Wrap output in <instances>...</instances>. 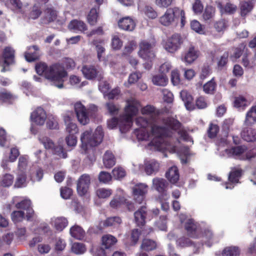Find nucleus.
<instances>
[{
	"mask_svg": "<svg viewBox=\"0 0 256 256\" xmlns=\"http://www.w3.org/2000/svg\"><path fill=\"white\" fill-rule=\"evenodd\" d=\"M143 116L136 120L137 126L144 128L137 130L136 136L139 141H149L148 145L152 150L172 153L176 152L182 164H186L190 155L188 147L181 146L178 141L174 144L168 142L164 138L170 136L172 132L170 128L177 130L180 136L185 140H190L186 132L181 127L180 124L173 118L158 120V112L151 105H147L140 109Z\"/></svg>",
	"mask_w": 256,
	"mask_h": 256,
	"instance_id": "obj_1",
	"label": "nucleus"
},
{
	"mask_svg": "<svg viewBox=\"0 0 256 256\" xmlns=\"http://www.w3.org/2000/svg\"><path fill=\"white\" fill-rule=\"evenodd\" d=\"M36 70L38 74L44 76L58 88L64 87L68 74L62 65L56 64L48 66L45 63H40L36 66Z\"/></svg>",
	"mask_w": 256,
	"mask_h": 256,
	"instance_id": "obj_2",
	"label": "nucleus"
},
{
	"mask_svg": "<svg viewBox=\"0 0 256 256\" xmlns=\"http://www.w3.org/2000/svg\"><path fill=\"white\" fill-rule=\"evenodd\" d=\"M140 102L136 100H128L124 108V114L120 118L119 122L116 118H112L108 121V126L110 129L115 128L119 124L120 130L125 132L132 126V118L136 116L140 108Z\"/></svg>",
	"mask_w": 256,
	"mask_h": 256,
	"instance_id": "obj_3",
	"label": "nucleus"
},
{
	"mask_svg": "<svg viewBox=\"0 0 256 256\" xmlns=\"http://www.w3.org/2000/svg\"><path fill=\"white\" fill-rule=\"evenodd\" d=\"M103 136L101 126H98L94 132L90 129L83 132L80 136L82 150L86 152L93 147L98 146L102 142Z\"/></svg>",
	"mask_w": 256,
	"mask_h": 256,
	"instance_id": "obj_4",
	"label": "nucleus"
},
{
	"mask_svg": "<svg viewBox=\"0 0 256 256\" xmlns=\"http://www.w3.org/2000/svg\"><path fill=\"white\" fill-rule=\"evenodd\" d=\"M138 54L140 57L148 62L144 64V68L150 70L152 66V62L155 57L152 45L146 40H142L139 43Z\"/></svg>",
	"mask_w": 256,
	"mask_h": 256,
	"instance_id": "obj_5",
	"label": "nucleus"
},
{
	"mask_svg": "<svg viewBox=\"0 0 256 256\" xmlns=\"http://www.w3.org/2000/svg\"><path fill=\"white\" fill-rule=\"evenodd\" d=\"M97 110L94 105L90 106L89 108L86 109L85 106L80 102H77L74 104V110L79 122L86 125L90 122V116L92 115L91 110L95 112Z\"/></svg>",
	"mask_w": 256,
	"mask_h": 256,
	"instance_id": "obj_6",
	"label": "nucleus"
},
{
	"mask_svg": "<svg viewBox=\"0 0 256 256\" xmlns=\"http://www.w3.org/2000/svg\"><path fill=\"white\" fill-rule=\"evenodd\" d=\"M246 148L244 146H238L232 149H225L222 155L228 157H234L241 160L250 159L256 156V148H253L250 152L246 153Z\"/></svg>",
	"mask_w": 256,
	"mask_h": 256,
	"instance_id": "obj_7",
	"label": "nucleus"
},
{
	"mask_svg": "<svg viewBox=\"0 0 256 256\" xmlns=\"http://www.w3.org/2000/svg\"><path fill=\"white\" fill-rule=\"evenodd\" d=\"M181 12L182 10L178 8H168L159 18V22L165 26H176L178 20V15Z\"/></svg>",
	"mask_w": 256,
	"mask_h": 256,
	"instance_id": "obj_8",
	"label": "nucleus"
},
{
	"mask_svg": "<svg viewBox=\"0 0 256 256\" xmlns=\"http://www.w3.org/2000/svg\"><path fill=\"white\" fill-rule=\"evenodd\" d=\"M182 43V40L180 36L175 34L164 41L163 47L168 52L174 53L180 48Z\"/></svg>",
	"mask_w": 256,
	"mask_h": 256,
	"instance_id": "obj_9",
	"label": "nucleus"
},
{
	"mask_svg": "<svg viewBox=\"0 0 256 256\" xmlns=\"http://www.w3.org/2000/svg\"><path fill=\"white\" fill-rule=\"evenodd\" d=\"M179 218L182 224L185 222L184 227L188 234L193 238L198 237V234L200 232V230L198 227V224L194 223V220L187 218L186 215L183 214H180Z\"/></svg>",
	"mask_w": 256,
	"mask_h": 256,
	"instance_id": "obj_10",
	"label": "nucleus"
},
{
	"mask_svg": "<svg viewBox=\"0 0 256 256\" xmlns=\"http://www.w3.org/2000/svg\"><path fill=\"white\" fill-rule=\"evenodd\" d=\"M47 117L44 109L41 107H38L31 113L30 118L33 124L41 126L44 124Z\"/></svg>",
	"mask_w": 256,
	"mask_h": 256,
	"instance_id": "obj_11",
	"label": "nucleus"
},
{
	"mask_svg": "<svg viewBox=\"0 0 256 256\" xmlns=\"http://www.w3.org/2000/svg\"><path fill=\"white\" fill-rule=\"evenodd\" d=\"M72 112H68L64 115L65 130L68 134H76L78 132L79 130L76 124L72 121Z\"/></svg>",
	"mask_w": 256,
	"mask_h": 256,
	"instance_id": "obj_12",
	"label": "nucleus"
},
{
	"mask_svg": "<svg viewBox=\"0 0 256 256\" xmlns=\"http://www.w3.org/2000/svg\"><path fill=\"white\" fill-rule=\"evenodd\" d=\"M148 190V186L146 184H138L133 188V194L135 200L140 204L144 199V195Z\"/></svg>",
	"mask_w": 256,
	"mask_h": 256,
	"instance_id": "obj_13",
	"label": "nucleus"
},
{
	"mask_svg": "<svg viewBox=\"0 0 256 256\" xmlns=\"http://www.w3.org/2000/svg\"><path fill=\"white\" fill-rule=\"evenodd\" d=\"M200 56V51L194 46H191L182 57V60L186 64H191L198 59Z\"/></svg>",
	"mask_w": 256,
	"mask_h": 256,
	"instance_id": "obj_14",
	"label": "nucleus"
},
{
	"mask_svg": "<svg viewBox=\"0 0 256 256\" xmlns=\"http://www.w3.org/2000/svg\"><path fill=\"white\" fill-rule=\"evenodd\" d=\"M90 182V176L87 174H84L79 178L77 184V191L80 195L83 196L87 192Z\"/></svg>",
	"mask_w": 256,
	"mask_h": 256,
	"instance_id": "obj_15",
	"label": "nucleus"
},
{
	"mask_svg": "<svg viewBox=\"0 0 256 256\" xmlns=\"http://www.w3.org/2000/svg\"><path fill=\"white\" fill-rule=\"evenodd\" d=\"M6 6L16 13L24 14L28 10V5L23 4L20 0H8Z\"/></svg>",
	"mask_w": 256,
	"mask_h": 256,
	"instance_id": "obj_16",
	"label": "nucleus"
},
{
	"mask_svg": "<svg viewBox=\"0 0 256 256\" xmlns=\"http://www.w3.org/2000/svg\"><path fill=\"white\" fill-rule=\"evenodd\" d=\"M168 185V182L164 178H156L152 180V188L160 193L163 196H166V198L168 197L166 194Z\"/></svg>",
	"mask_w": 256,
	"mask_h": 256,
	"instance_id": "obj_17",
	"label": "nucleus"
},
{
	"mask_svg": "<svg viewBox=\"0 0 256 256\" xmlns=\"http://www.w3.org/2000/svg\"><path fill=\"white\" fill-rule=\"evenodd\" d=\"M68 29L76 33H84L88 30L86 24L82 20H73L68 26Z\"/></svg>",
	"mask_w": 256,
	"mask_h": 256,
	"instance_id": "obj_18",
	"label": "nucleus"
},
{
	"mask_svg": "<svg viewBox=\"0 0 256 256\" xmlns=\"http://www.w3.org/2000/svg\"><path fill=\"white\" fill-rule=\"evenodd\" d=\"M16 208L22 209L26 211V216L28 220H30L34 214V211L31 208V202L28 199H24L16 204Z\"/></svg>",
	"mask_w": 256,
	"mask_h": 256,
	"instance_id": "obj_19",
	"label": "nucleus"
},
{
	"mask_svg": "<svg viewBox=\"0 0 256 256\" xmlns=\"http://www.w3.org/2000/svg\"><path fill=\"white\" fill-rule=\"evenodd\" d=\"M118 27L123 30L132 31L136 26V22L130 16L124 17L118 21Z\"/></svg>",
	"mask_w": 256,
	"mask_h": 256,
	"instance_id": "obj_20",
	"label": "nucleus"
},
{
	"mask_svg": "<svg viewBox=\"0 0 256 256\" xmlns=\"http://www.w3.org/2000/svg\"><path fill=\"white\" fill-rule=\"evenodd\" d=\"M250 104L246 98L242 95H239L234 97L233 106L240 110H244Z\"/></svg>",
	"mask_w": 256,
	"mask_h": 256,
	"instance_id": "obj_21",
	"label": "nucleus"
},
{
	"mask_svg": "<svg viewBox=\"0 0 256 256\" xmlns=\"http://www.w3.org/2000/svg\"><path fill=\"white\" fill-rule=\"evenodd\" d=\"M256 123V105L252 106L246 112L244 125L251 126Z\"/></svg>",
	"mask_w": 256,
	"mask_h": 256,
	"instance_id": "obj_22",
	"label": "nucleus"
},
{
	"mask_svg": "<svg viewBox=\"0 0 256 256\" xmlns=\"http://www.w3.org/2000/svg\"><path fill=\"white\" fill-rule=\"evenodd\" d=\"M180 97L184 104L186 108L192 110L194 108L193 98L186 90H182L180 92Z\"/></svg>",
	"mask_w": 256,
	"mask_h": 256,
	"instance_id": "obj_23",
	"label": "nucleus"
},
{
	"mask_svg": "<svg viewBox=\"0 0 256 256\" xmlns=\"http://www.w3.org/2000/svg\"><path fill=\"white\" fill-rule=\"evenodd\" d=\"M84 76L88 80H93L98 75V71L92 66L84 65L81 70Z\"/></svg>",
	"mask_w": 256,
	"mask_h": 256,
	"instance_id": "obj_24",
	"label": "nucleus"
},
{
	"mask_svg": "<svg viewBox=\"0 0 256 256\" xmlns=\"http://www.w3.org/2000/svg\"><path fill=\"white\" fill-rule=\"evenodd\" d=\"M241 136L246 141L254 142L256 140V129L244 127L241 132Z\"/></svg>",
	"mask_w": 256,
	"mask_h": 256,
	"instance_id": "obj_25",
	"label": "nucleus"
},
{
	"mask_svg": "<svg viewBox=\"0 0 256 256\" xmlns=\"http://www.w3.org/2000/svg\"><path fill=\"white\" fill-rule=\"evenodd\" d=\"M38 50V48L36 46L29 47L24 55L26 60L32 62L38 60L40 57Z\"/></svg>",
	"mask_w": 256,
	"mask_h": 256,
	"instance_id": "obj_26",
	"label": "nucleus"
},
{
	"mask_svg": "<svg viewBox=\"0 0 256 256\" xmlns=\"http://www.w3.org/2000/svg\"><path fill=\"white\" fill-rule=\"evenodd\" d=\"M166 176L170 183L173 184H176L180 178L179 172L177 167L172 166L166 172Z\"/></svg>",
	"mask_w": 256,
	"mask_h": 256,
	"instance_id": "obj_27",
	"label": "nucleus"
},
{
	"mask_svg": "<svg viewBox=\"0 0 256 256\" xmlns=\"http://www.w3.org/2000/svg\"><path fill=\"white\" fill-rule=\"evenodd\" d=\"M118 242L116 238L111 234H105L102 238V246L108 249L116 244Z\"/></svg>",
	"mask_w": 256,
	"mask_h": 256,
	"instance_id": "obj_28",
	"label": "nucleus"
},
{
	"mask_svg": "<svg viewBox=\"0 0 256 256\" xmlns=\"http://www.w3.org/2000/svg\"><path fill=\"white\" fill-rule=\"evenodd\" d=\"M52 224L58 231H62L68 225L67 220L64 217L54 218L52 221Z\"/></svg>",
	"mask_w": 256,
	"mask_h": 256,
	"instance_id": "obj_29",
	"label": "nucleus"
},
{
	"mask_svg": "<svg viewBox=\"0 0 256 256\" xmlns=\"http://www.w3.org/2000/svg\"><path fill=\"white\" fill-rule=\"evenodd\" d=\"M168 78L166 74H162L154 76L152 78V82L154 84L158 86H164L168 83Z\"/></svg>",
	"mask_w": 256,
	"mask_h": 256,
	"instance_id": "obj_30",
	"label": "nucleus"
},
{
	"mask_svg": "<svg viewBox=\"0 0 256 256\" xmlns=\"http://www.w3.org/2000/svg\"><path fill=\"white\" fill-rule=\"evenodd\" d=\"M70 232L72 237L79 240H82L85 236V232L80 226L77 225L72 226Z\"/></svg>",
	"mask_w": 256,
	"mask_h": 256,
	"instance_id": "obj_31",
	"label": "nucleus"
},
{
	"mask_svg": "<svg viewBox=\"0 0 256 256\" xmlns=\"http://www.w3.org/2000/svg\"><path fill=\"white\" fill-rule=\"evenodd\" d=\"M146 211V207L142 206L134 213L135 221L138 226H142L145 222Z\"/></svg>",
	"mask_w": 256,
	"mask_h": 256,
	"instance_id": "obj_32",
	"label": "nucleus"
},
{
	"mask_svg": "<svg viewBox=\"0 0 256 256\" xmlns=\"http://www.w3.org/2000/svg\"><path fill=\"white\" fill-rule=\"evenodd\" d=\"M98 8H92L88 14L87 21L90 26H94L97 23L98 18Z\"/></svg>",
	"mask_w": 256,
	"mask_h": 256,
	"instance_id": "obj_33",
	"label": "nucleus"
},
{
	"mask_svg": "<svg viewBox=\"0 0 256 256\" xmlns=\"http://www.w3.org/2000/svg\"><path fill=\"white\" fill-rule=\"evenodd\" d=\"M103 163L106 168H110L115 164V158L112 152L107 151L103 157Z\"/></svg>",
	"mask_w": 256,
	"mask_h": 256,
	"instance_id": "obj_34",
	"label": "nucleus"
},
{
	"mask_svg": "<svg viewBox=\"0 0 256 256\" xmlns=\"http://www.w3.org/2000/svg\"><path fill=\"white\" fill-rule=\"evenodd\" d=\"M158 169L159 164L154 160H150L146 164L145 172L148 175H151L156 172Z\"/></svg>",
	"mask_w": 256,
	"mask_h": 256,
	"instance_id": "obj_35",
	"label": "nucleus"
},
{
	"mask_svg": "<svg viewBox=\"0 0 256 256\" xmlns=\"http://www.w3.org/2000/svg\"><path fill=\"white\" fill-rule=\"evenodd\" d=\"M216 4L218 8L220 10L222 14H232L236 11L237 8L236 6L230 3H227L224 8L220 2H216Z\"/></svg>",
	"mask_w": 256,
	"mask_h": 256,
	"instance_id": "obj_36",
	"label": "nucleus"
},
{
	"mask_svg": "<svg viewBox=\"0 0 256 256\" xmlns=\"http://www.w3.org/2000/svg\"><path fill=\"white\" fill-rule=\"evenodd\" d=\"M14 181V176L10 174H6L0 178V185L4 188L10 186Z\"/></svg>",
	"mask_w": 256,
	"mask_h": 256,
	"instance_id": "obj_37",
	"label": "nucleus"
},
{
	"mask_svg": "<svg viewBox=\"0 0 256 256\" xmlns=\"http://www.w3.org/2000/svg\"><path fill=\"white\" fill-rule=\"evenodd\" d=\"M43 170L39 167L32 168L30 170V179L32 181H40L43 177Z\"/></svg>",
	"mask_w": 256,
	"mask_h": 256,
	"instance_id": "obj_38",
	"label": "nucleus"
},
{
	"mask_svg": "<svg viewBox=\"0 0 256 256\" xmlns=\"http://www.w3.org/2000/svg\"><path fill=\"white\" fill-rule=\"evenodd\" d=\"M27 180L25 173L24 172H19L16 176L14 186L22 188L26 186Z\"/></svg>",
	"mask_w": 256,
	"mask_h": 256,
	"instance_id": "obj_39",
	"label": "nucleus"
},
{
	"mask_svg": "<svg viewBox=\"0 0 256 256\" xmlns=\"http://www.w3.org/2000/svg\"><path fill=\"white\" fill-rule=\"evenodd\" d=\"M14 50L10 47L6 48L4 51L3 56L4 59V63L7 64L13 62Z\"/></svg>",
	"mask_w": 256,
	"mask_h": 256,
	"instance_id": "obj_40",
	"label": "nucleus"
},
{
	"mask_svg": "<svg viewBox=\"0 0 256 256\" xmlns=\"http://www.w3.org/2000/svg\"><path fill=\"white\" fill-rule=\"evenodd\" d=\"M216 84L214 78L206 83L203 86L204 92L207 94H213L216 90Z\"/></svg>",
	"mask_w": 256,
	"mask_h": 256,
	"instance_id": "obj_41",
	"label": "nucleus"
},
{
	"mask_svg": "<svg viewBox=\"0 0 256 256\" xmlns=\"http://www.w3.org/2000/svg\"><path fill=\"white\" fill-rule=\"evenodd\" d=\"M242 171L238 168H234L232 170L228 176L229 182L233 184L238 183L241 176Z\"/></svg>",
	"mask_w": 256,
	"mask_h": 256,
	"instance_id": "obj_42",
	"label": "nucleus"
},
{
	"mask_svg": "<svg viewBox=\"0 0 256 256\" xmlns=\"http://www.w3.org/2000/svg\"><path fill=\"white\" fill-rule=\"evenodd\" d=\"M156 248V244L154 240L149 239H144L140 246L141 249L146 251L152 250Z\"/></svg>",
	"mask_w": 256,
	"mask_h": 256,
	"instance_id": "obj_43",
	"label": "nucleus"
},
{
	"mask_svg": "<svg viewBox=\"0 0 256 256\" xmlns=\"http://www.w3.org/2000/svg\"><path fill=\"white\" fill-rule=\"evenodd\" d=\"M71 250L76 254H84L86 250V246L80 242H74L72 244Z\"/></svg>",
	"mask_w": 256,
	"mask_h": 256,
	"instance_id": "obj_44",
	"label": "nucleus"
},
{
	"mask_svg": "<svg viewBox=\"0 0 256 256\" xmlns=\"http://www.w3.org/2000/svg\"><path fill=\"white\" fill-rule=\"evenodd\" d=\"M240 250L236 246H228L225 248L222 252V256H238Z\"/></svg>",
	"mask_w": 256,
	"mask_h": 256,
	"instance_id": "obj_45",
	"label": "nucleus"
},
{
	"mask_svg": "<svg viewBox=\"0 0 256 256\" xmlns=\"http://www.w3.org/2000/svg\"><path fill=\"white\" fill-rule=\"evenodd\" d=\"M57 16L56 12L52 9L46 10L44 13V22L48 23L54 21Z\"/></svg>",
	"mask_w": 256,
	"mask_h": 256,
	"instance_id": "obj_46",
	"label": "nucleus"
},
{
	"mask_svg": "<svg viewBox=\"0 0 256 256\" xmlns=\"http://www.w3.org/2000/svg\"><path fill=\"white\" fill-rule=\"evenodd\" d=\"M10 142L8 138L5 130L0 128V146L2 147L8 148L10 146Z\"/></svg>",
	"mask_w": 256,
	"mask_h": 256,
	"instance_id": "obj_47",
	"label": "nucleus"
},
{
	"mask_svg": "<svg viewBox=\"0 0 256 256\" xmlns=\"http://www.w3.org/2000/svg\"><path fill=\"white\" fill-rule=\"evenodd\" d=\"M122 223L120 218L118 216L108 218L104 222V225L106 226L117 227Z\"/></svg>",
	"mask_w": 256,
	"mask_h": 256,
	"instance_id": "obj_48",
	"label": "nucleus"
},
{
	"mask_svg": "<svg viewBox=\"0 0 256 256\" xmlns=\"http://www.w3.org/2000/svg\"><path fill=\"white\" fill-rule=\"evenodd\" d=\"M215 8L212 6H207L204 11L202 16L204 20L212 19L215 15Z\"/></svg>",
	"mask_w": 256,
	"mask_h": 256,
	"instance_id": "obj_49",
	"label": "nucleus"
},
{
	"mask_svg": "<svg viewBox=\"0 0 256 256\" xmlns=\"http://www.w3.org/2000/svg\"><path fill=\"white\" fill-rule=\"evenodd\" d=\"M252 5L250 2H244L240 5V15L242 17L246 16L252 10Z\"/></svg>",
	"mask_w": 256,
	"mask_h": 256,
	"instance_id": "obj_50",
	"label": "nucleus"
},
{
	"mask_svg": "<svg viewBox=\"0 0 256 256\" xmlns=\"http://www.w3.org/2000/svg\"><path fill=\"white\" fill-rule=\"evenodd\" d=\"M112 194V190L109 188H100L96 191V196L100 198H106Z\"/></svg>",
	"mask_w": 256,
	"mask_h": 256,
	"instance_id": "obj_51",
	"label": "nucleus"
},
{
	"mask_svg": "<svg viewBox=\"0 0 256 256\" xmlns=\"http://www.w3.org/2000/svg\"><path fill=\"white\" fill-rule=\"evenodd\" d=\"M24 216L25 213L22 210L14 211L11 214L12 220L15 223L22 221Z\"/></svg>",
	"mask_w": 256,
	"mask_h": 256,
	"instance_id": "obj_52",
	"label": "nucleus"
},
{
	"mask_svg": "<svg viewBox=\"0 0 256 256\" xmlns=\"http://www.w3.org/2000/svg\"><path fill=\"white\" fill-rule=\"evenodd\" d=\"M190 26L192 30L200 34L204 33V28L201 24L196 20H193L191 22Z\"/></svg>",
	"mask_w": 256,
	"mask_h": 256,
	"instance_id": "obj_53",
	"label": "nucleus"
},
{
	"mask_svg": "<svg viewBox=\"0 0 256 256\" xmlns=\"http://www.w3.org/2000/svg\"><path fill=\"white\" fill-rule=\"evenodd\" d=\"M28 161V158L27 156H20L18 160V170L19 172H24L26 170Z\"/></svg>",
	"mask_w": 256,
	"mask_h": 256,
	"instance_id": "obj_54",
	"label": "nucleus"
},
{
	"mask_svg": "<svg viewBox=\"0 0 256 256\" xmlns=\"http://www.w3.org/2000/svg\"><path fill=\"white\" fill-rule=\"evenodd\" d=\"M46 126L50 129H58V122L54 116H49L47 117Z\"/></svg>",
	"mask_w": 256,
	"mask_h": 256,
	"instance_id": "obj_55",
	"label": "nucleus"
},
{
	"mask_svg": "<svg viewBox=\"0 0 256 256\" xmlns=\"http://www.w3.org/2000/svg\"><path fill=\"white\" fill-rule=\"evenodd\" d=\"M54 153L59 156L60 158H66L67 157L66 153L64 151V148L62 146L58 144L55 146L52 149Z\"/></svg>",
	"mask_w": 256,
	"mask_h": 256,
	"instance_id": "obj_56",
	"label": "nucleus"
},
{
	"mask_svg": "<svg viewBox=\"0 0 256 256\" xmlns=\"http://www.w3.org/2000/svg\"><path fill=\"white\" fill-rule=\"evenodd\" d=\"M65 140L69 147H74L77 144V138L74 134H68L65 138Z\"/></svg>",
	"mask_w": 256,
	"mask_h": 256,
	"instance_id": "obj_57",
	"label": "nucleus"
},
{
	"mask_svg": "<svg viewBox=\"0 0 256 256\" xmlns=\"http://www.w3.org/2000/svg\"><path fill=\"white\" fill-rule=\"evenodd\" d=\"M122 42L117 36H114L112 38V47L114 50H120L122 46Z\"/></svg>",
	"mask_w": 256,
	"mask_h": 256,
	"instance_id": "obj_58",
	"label": "nucleus"
},
{
	"mask_svg": "<svg viewBox=\"0 0 256 256\" xmlns=\"http://www.w3.org/2000/svg\"><path fill=\"white\" fill-rule=\"evenodd\" d=\"M203 240L206 244L208 246H211L212 243H210V240L213 238L212 233L210 229H206L204 230L202 232Z\"/></svg>",
	"mask_w": 256,
	"mask_h": 256,
	"instance_id": "obj_59",
	"label": "nucleus"
},
{
	"mask_svg": "<svg viewBox=\"0 0 256 256\" xmlns=\"http://www.w3.org/2000/svg\"><path fill=\"white\" fill-rule=\"evenodd\" d=\"M40 140L42 144L46 149H52L54 146L53 142L46 136H43L40 138Z\"/></svg>",
	"mask_w": 256,
	"mask_h": 256,
	"instance_id": "obj_60",
	"label": "nucleus"
},
{
	"mask_svg": "<svg viewBox=\"0 0 256 256\" xmlns=\"http://www.w3.org/2000/svg\"><path fill=\"white\" fill-rule=\"evenodd\" d=\"M98 180L100 182L107 184L112 180V176L108 172H101L98 176Z\"/></svg>",
	"mask_w": 256,
	"mask_h": 256,
	"instance_id": "obj_61",
	"label": "nucleus"
},
{
	"mask_svg": "<svg viewBox=\"0 0 256 256\" xmlns=\"http://www.w3.org/2000/svg\"><path fill=\"white\" fill-rule=\"evenodd\" d=\"M144 12L146 16L152 19H154L158 16L156 12L151 6H146Z\"/></svg>",
	"mask_w": 256,
	"mask_h": 256,
	"instance_id": "obj_62",
	"label": "nucleus"
},
{
	"mask_svg": "<svg viewBox=\"0 0 256 256\" xmlns=\"http://www.w3.org/2000/svg\"><path fill=\"white\" fill-rule=\"evenodd\" d=\"M19 155L20 152L18 150L16 147L12 148L10 150L8 160L11 162H14Z\"/></svg>",
	"mask_w": 256,
	"mask_h": 256,
	"instance_id": "obj_63",
	"label": "nucleus"
},
{
	"mask_svg": "<svg viewBox=\"0 0 256 256\" xmlns=\"http://www.w3.org/2000/svg\"><path fill=\"white\" fill-rule=\"evenodd\" d=\"M112 174L116 179H120L124 177L126 172L122 168H116L112 170Z\"/></svg>",
	"mask_w": 256,
	"mask_h": 256,
	"instance_id": "obj_64",
	"label": "nucleus"
}]
</instances>
